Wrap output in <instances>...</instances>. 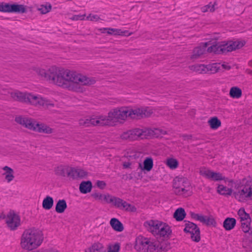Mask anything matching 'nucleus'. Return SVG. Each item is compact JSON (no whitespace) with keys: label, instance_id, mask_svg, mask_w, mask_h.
I'll return each instance as SVG.
<instances>
[{"label":"nucleus","instance_id":"nucleus-19","mask_svg":"<svg viewBox=\"0 0 252 252\" xmlns=\"http://www.w3.org/2000/svg\"><path fill=\"white\" fill-rule=\"evenodd\" d=\"M159 232L156 236L163 237H168L171 233V229L170 226L166 224L161 222L160 227L158 228Z\"/></svg>","mask_w":252,"mask_h":252},{"label":"nucleus","instance_id":"nucleus-50","mask_svg":"<svg viewBox=\"0 0 252 252\" xmlns=\"http://www.w3.org/2000/svg\"><path fill=\"white\" fill-rule=\"evenodd\" d=\"M88 175V173L84 170L78 168L77 179L83 178Z\"/></svg>","mask_w":252,"mask_h":252},{"label":"nucleus","instance_id":"nucleus-54","mask_svg":"<svg viewBox=\"0 0 252 252\" xmlns=\"http://www.w3.org/2000/svg\"><path fill=\"white\" fill-rule=\"evenodd\" d=\"M96 186L100 189H103L106 187V183L103 181H97Z\"/></svg>","mask_w":252,"mask_h":252},{"label":"nucleus","instance_id":"nucleus-58","mask_svg":"<svg viewBox=\"0 0 252 252\" xmlns=\"http://www.w3.org/2000/svg\"><path fill=\"white\" fill-rule=\"evenodd\" d=\"M246 72L249 74H252V71L250 70V69H247Z\"/></svg>","mask_w":252,"mask_h":252},{"label":"nucleus","instance_id":"nucleus-42","mask_svg":"<svg viewBox=\"0 0 252 252\" xmlns=\"http://www.w3.org/2000/svg\"><path fill=\"white\" fill-rule=\"evenodd\" d=\"M166 165L171 169H175L178 167V161L174 158H170L166 160Z\"/></svg>","mask_w":252,"mask_h":252},{"label":"nucleus","instance_id":"nucleus-23","mask_svg":"<svg viewBox=\"0 0 252 252\" xmlns=\"http://www.w3.org/2000/svg\"><path fill=\"white\" fill-rule=\"evenodd\" d=\"M92 189V184L90 181H83L79 186L80 191L84 194L91 192Z\"/></svg>","mask_w":252,"mask_h":252},{"label":"nucleus","instance_id":"nucleus-51","mask_svg":"<svg viewBox=\"0 0 252 252\" xmlns=\"http://www.w3.org/2000/svg\"><path fill=\"white\" fill-rule=\"evenodd\" d=\"M205 220L204 223L207 225H213L215 223V221L212 217L206 216Z\"/></svg>","mask_w":252,"mask_h":252},{"label":"nucleus","instance_id":"nucleus-11","mask_svg":"<svg viewBox=\"0 0 252 252\" xmlns=\"http://www.w3.org/2000/svg\"><path fill=\"white\" fill-rule=\"evenodd\" d=\"M199 174L205 178L214 181L224 180L225 183L227 181L229 183H233L232 180H229L227 178H225L221 173L214 172L205 167H201L199 169Z\"/></svg>","mask_w":252,"mask_h":252},{"label":"nucleus","instance_id":"nucleus-12","mask_svg":"<svg viewBox=\"0 0 252 252\" xmlns=\"http://www.w3.org/2000/svg\"><path fill=\"white\" fill-rule=\"evenodd\" d=\"M123 140H135L138 138H145L144 128H134L124 131L120 136Z\"/></svg>","mask_w":252,"mask_h":252},{"label":"nucleus","instance_id":"nucleus-5","mask_svg":"<svg viewBox=\"0 0 252 252\" xmlns=\"http://www.w3.org/2000/svg\"><path fill=\"white\" fill-rule=\"evenodd\" d=\"M245 44L244 41L239 40L218 42L210 46H208L207 51L208 53L217 54H226L242 48Z\"/></svg>","mask_w":252,"mask_h":252},{"label":"nucleus","instance_id":"nucleus-35","mask_svg":"<svg viewBox=\"0 0 252 252\" xmlns=\"http://www.w3.org/2000/svg\"><path fill=\"white\" fill-rule=\"evenodd\" d=\"M210 127L213 129H217L221 126V122L216 117L211 118L208 122Z\"/></svg>","mask_w":252,"mask_h":252},{"label":"nucleus","instance_id":"nucleus-48","mask_svg":"<svg viewBox=\"0 0 252 252\" xmlns=\"http://www.w3.org/2000/svg\"><path fill=\"white\" fill-rule=\"evenodd\" d=\"M192 217L193 219H194L196 220H198L203 223L206 221L205 220L206 216H204L201 214H194L193 215H192Z\"/></svg>","mask_w":252,"mask_h":252},{"label":"nucleus","instance_id":"nucleus-17","mask_svg":"<svg viewBox=\"0 0 252 252\" xmlns=\"http://www.w3.org/2000/svg\"><path fill=\"white\" fill-rule=\"evenodd\" d=\"M31 94V93L15 91L10 93V95L15 100L29 104Z\"/></svg>","mask_w":252,"mask_h":252},{"label":"nucleus","instance_id":"nucleus-52","mask_svg":"<svg viewBox=\"0 0 252 252\" xmlns=\"http://www.w3.org/2000/svg\"><path fill=\"white\" fill-rule=\"evenodd\" d=\"M120 246L118 244H116L110 247L108 252H119Z\"/></svg>","mask_w":252,"mask_h":252},{"label":"nucleus","instance_id":"nucleus-16","mask_svg":"<svg viewBox=\"0 0 252 252\" xmlns=\"http://www.w3.org/2000/svg\"><path fill=\"white\" fill-rule=\"evenodd\" d=\"M161 221L158 220H150L146 221L144 226L154 236H156L159 232L158 228L160 227Z\"/></svg>","mask_w":252,"mask_h":252},{"label":"nucleus","instance_id":"nucleus-53","mask_svg":"<svg viewBox=\"0 0 252 252\" xmlns=\"http://www.w3.org/2000/svg\"><path fill=\"white\" fill-rule=\"evenodd\" d=\"M86 15H75L73 16L71 19L74 21L83 20L85 19Z\"/></svg>","mask_w":252,"mask_h":252},{"label":"nucleus","instance_id":"nucleus-43","mask_svg":"<svg viewBox=\"0 0 252 252\" xmlns=\"http://www.w3.org/2000/svg\"><path fill=\"white\" fill-rule=\"evenodd\" d=\"M251 221V219H248L246 221H241V227L244 232L247 233L250 230Z\"/></svg>","mask_w":252,"mask_h":252},{"label":"nucleus","instance_id":"nucleus-15","mask_svg":"<svg viewBox=\"0 0 252 252\" xmlns=\"http://www.w3.org/2000/svg\"><path fill=\"white\" fill-rule=\"evenodd\" d=\"M79 124L80 126H103L101 115L92 117L86 119H81L79 120Z\"/></svg>","mask_w":252,"mask_h":252},{"label":"nucleus","instance_id":"nucleus-26","mask_svg":"<svg viewBox=\"0 0 252 252\" xmlns=\"http://www.w3.org/2000/svg\"><path fill=\"white\" fill-rule=\"evenodd\" d=\"M236 222L235 219L227 218L223 221V226L226 230H230L235 227Z\"/></svg>","mask_w":252,"mask_h":252},{"label":"nucleus","instance_id":"nucleus-41","mask_svg":"<svg viewBox=\"0 0 252 252\" xmlns=\"http://www.w3.org/2000/svg\"><path fill=\"white\" fill-rule=\"evenodd\" d=\"M68 177L72 180L77 179L78 167H69Z\"/></svg>","mask_w":252,"mask_h":252},{"label":"nucleus","instance_id":"nucleus-45","mask_svg":"<svg viewBox=\"0 0 252 252\" xmlns=\"http://www.w3.org/2000/svg\"><path fill=\"white\" fill-rule=\"evenodd\" d=\"M51 9V5L49 4L42 5L38 8V10L42 14H45L49 12Z\"/></svg>","mask_w":252,"mask_h":252},{"label":"nucleus","instance_id":"nucleus-7","mask_svg":"<svg viewBox=\"0 0 252 252\" xmlns=\"http://www.w3.org/2000/svg\"><path fill=\"white\" fill-rule=\"evenodd\" d=\"M15 120L25 127L36 132L51 134L54 131L53 129L50 126L42 123H38L32 119L19 116L16 117Z\"/></svg>","mask_w":252,"mask_h":252},{"label":"nucleus","instance_id":"nucleus-21","mask_svg":"<svg viewBox=\"0 0 252 252\" xmlns=\"http://www.w3.org/2000/svg\"><path fill=\"white\" fill-rule=\"evenodd\" d=\"M103 30H107V33L109 35L129 36L131 34L127 31H122L118 29L104 28Z\"/></svg>","mask_w":252,"mask_h":252},{"label":"nucleus","instance_id":"nucleus-10","mask_svg":"<svg viewBox=\"0 0 252 252\" xmlns=\"http://www.w3.org/2000/svg\"><path fill=\"white\" fill-rule=\"evenodd\" d=\"M29 104L34 107H42L45 109L53 107L55 105L52 100L40 94L33 93L31 94Z\"/></svg>","mask_w":252,"mask_h":252},{"label":"nucleus","instance_id":"nucleus-24","mask_svg":"<svg viewBox=\"0 0 252 252\" xmlns=\"http://www.w3.org/2000/svg\"><path fill=\"white\" fill-rule=\"evenodd\" d=\"M110 224L112 228L118 232H122L124 230L122 223L116 218H112L110 221Z\"/></svg>","mask_w":252,"mask_h":252},{"label":"nucleus","instance_id":"nucleus-9","mask_svg":"<svg viewBox=\"0 0 252 252\" xmlns=\"http://www.w3.org/2000/svg\"><path fill=\"white\" fill-rule=\"evenodd\" d=\"M173 186L174 191L177 195L187 197L191 194L190 184L186 178L176 177Z\"/></svg>","mask_w":252,"mask_h":252},{"label":"nucleus","instance_id":"nucleus-40","mask_svg":"<svg viewBox=\"0 0 252 252\" xmlns=\"http://www.w3.org/2000/svg\"><path fill=\"white\" fill-rule=\"evenodd\" d=\"M238 215L240 219L241 222L251 219L249 214L246 213L245 209L243 208L239 210Z\"/></svg>","mask_w":252,"mask_h":252},{"label":"nucleus","instance_id":"nucleus-27","mask_svg":"<svg viewBox=\"0 0 252 252\" xmlns=\"http://www.w3.org/2000/svg\"><path fill=\"white\" fill-rule=\"evenodd\" d=\"M218 192L223 195H233V191L232 189L228 188L223 185H219L217 189Z\"/></svg>","mask_w":252,"mask_h":252},{"label":"nucleus","instance_id":"nucleus-55","mask_svg":"<svg viewBox=\"0 0 252 252\" xmlns=\"http://www.w3.org/2000/svg\"><path fill=\"white\" fill-rule=\"evenodd\" d=\"M131 163L129 162H125L123 163V167L124 168H130Z\"/></svg>","mask_w":252,"mask_h":252},{"label":"nucleus","instance_id":"nucleus-47","mask_svg":"<svg viewBox=\"0 0 252 252\" xmlns=\"http://www.w3.org/2000/svg\"><path fill=\"white\" fill-rule=\"evenodd\" d=\"M123 209H125L127 211H129L131 212H134L136 211V208L133 205H132L126 201L124 203V207H123Z\"/></svg>","mask_w":252,"mask_h":252},{"label":"nucleus","instance_id":"nucleus-31","mask_svg":"<svg viewBox=\"0 0 252 252\" xmlns=\"http://www.w3.org/2000/svg\"><path fill=\"white\" fill-rule=\"evenodd\" d=\"M191 70L198 73H206V65L196 64L189 66Z\"/></svg>","mask_w":252,"mask_h":252},{"label":"nucleus","instance_id":"nucleus-34","mask_svg":"<svg viewBox=\"0 0 252 252\" xmlns=\"http://www.w3.org/2000/svg\"><path fill=\"white\" fill-rule=\"evenodd\" d=\"M69 167L59 166L55 170V174L62 177H67Z\"/></svg>","mask_w":252,"mask_h":252},{"label":"nucleus","instance_id":"nucleus-56","mask_svg":"<svg viewBox=\"0 0 252 252\" xmlns=\"http://www.w3.org/2000/svg\"><path fill=\"white\" fill-rule=\"evenodd\" d=\"M220 66H222L223 68L226 69H229L230 68L229 66H228L226 64H220Z\"/></svg>","mask_w":252,"mask_h":252},{"label":"nucleus","instance_id":"nucleus-46","mask_svg":"<svg viewBox=\"0 0 252 252\" xmlns=\"http://www.w3.org/2000/svg\"><path fill=\"white\" fill-rule=\"evenodd\" d=\"M11 4L6 3H0V11L11 13Z\"/></svg>","mask_w":252,"mask_h":252},{"label":"nucleus","instance_id":"nucleus-57","mask_svg":"<svg viewBox=\"0 0 252 252\" xmlns=\"http://www.w3.org/2000/svg\"><path fill=\"white\" fill-rule=\"evenodd\" d=\"M103 28L99 29V31L101 32V33H105V32H107V30H102Z\"/></svg>","mask_w":252,"mask_h":252},{"label":"nucleus","instance_id":"nucleus-28","mask_svg":"<svg viewBox=\"0 0 252 252\" xmlns=\"http://www.w3.org/2000/svg\"><path fill=\"white\" fill-rule=\"evenodd\" d=\"M220 68V63H213L206 65V73H215Z\"/></svg>","mask_w":252,"mask_h":252},{"label":"nucleus","instance_id":"nucleus-36","mask_svg":"<svg viewBox=\"0 0 252 252\" xmlns=\"http://www.w3.org/2000/svg\"><path fill=\"white\" fill-rule=\"evenodd\" d=\"M54 204V200L52 197L47 196L43 200L42 207L46 210L50 209Z\"/></svg>","mask_w":252,"mask_h":252},{"label":"nucleus","instance_id":"nucleus-44","mask_svg":"<svg viewBox=\"0 0 252 252\" xmlns=\"http://www.w3.org/2000/svg\"><path fill=\"white\" fill-rule=\"evenodd\" d=\"M215 3L214 4L212 2L209 3L208 4L202 6L201 8L202 12H206L207 11L214 12L215 10Z\"/></svg>","mask_w":252,"mask_h":252},{"label":"nucleus","instance_id":"nucleus-3","mask_svg":"<svg viewBox=\"0 0 252 252\" xmlns=\"http://www.w3.org/2000/svg\"><path fill=\"white\" fill-rule=\"evenodd\" d=\"M233 196L241 202L252 200V179L244 178L235 186Z\"/></svg>","mask_w":252,"mask_h":252},{"label":"nucleus","instance_id":"nucleus-13","mask_svg":"<svg viewBox=\"0 0 252 252\" xmlns=\"http://www.w3.org/2000/svg\"><path fill=\"white\" fill-rule=\"evenodd\" d=\"M5 222L8 228L11 230H15L21 224L20 216L14 211H10L5 217Z\"/></svg>","mask_w":252,"mask_h":252},{"label":"nucleus","instance_id":"nucleus-22","mask_svg":"<svg viewBox=\"0 0 252 252\" xmlns=\"http://www.w3.org/2000/svg\"><path fill=\"white\" fill-rule=\"evenodd\" d=\"M210 45V43L206 42L203 43L202 46L195 48L193 51L192 58H197L204 54L207 51V47Z\"/></svg>","mask_w":252,"mask_h":252},{"label":"nucleus","instance_id":"nucleus-32","mask_svg":"<svg viewBox=\"0 0 252 252\" xmlns=\"http://www.w3.org/2000/svg\"><path fill=\"white\" fill-rule=\"evenodd\" d=\"M11 13H24L26 12L25 6L23 4H11Z\"/></svg>","mask_w":252,"mask_h":252},{"label":"nucleus","instance_id":"nucleus-39","mask_svg":"<svg viewBox=\"0 0 252 252\" xmlns=\"http://www.w3.org/2000/svg\"><path fill=\"white\" fill-rule=\"evenodd\" d=\"M105 252L104 248L100 243H95L86 252Z\"/></svg>","mask_w":252,"mask_h":252},{"label":"nucleus","instance_id":"nucleus-29","mask_svg":"<svg viewBox=\"0 0 252 252\" xmlns=\"http://www.w3.org/2000/svg\"><path fill=\"white\" fill-rule=\"evenodd\" d=\"M67 208L66 201L64 199L59 200L56 204L55 210L58 213H63Z\"/></svg>","mask_w":252,"mask_h":252},{"label":"nucleus","instance_id":"nucleus-33","mask_svg":"<svg viewBox=\"0 0 252 252\" xmlns=\"http://www.w3.org/2000/svg\"><path fill=\"white\" fill-rule=\"evenodd\" d=\"M153 159L151 157L146 158L143 162V170L150 171L153 167Z\"/></svg>","mask_w":252,"mask_h":252},{"label":"nucleus","instance_id":"nucleus-14","mask_svg":"<svg viewBox=\"0 0 252 252\" xmlns=\"http://www.w3.org/2000/svg\"><path fill=\"white\" fill-rule=\"evenodd\" d=\"M185 225L184 231L190 234L192 241L199 242L200 240V230L196 224L189 221L186 222Z\"/></svg>","mask_w":252,"mask_h":252},{"label":"nucleus","instance_id":"nucleus-4","mask_svg":"<svg viewBox=\"0 0 252 252\" xmlns=\"http://www.w3.org/2000/svg\"><path fill=\"white\" fill-rule=\"evenodd\" d=\"M134 247L140 252H165L167 251L165 244L143 237L136 239Z\"/></svg>","mask_w":252,"mask_h":252},{"label":"nucleus","instance_id":"nucleus-59","mask_svg":"<svg viewBox=\"0 0 252 252\" xmlns=\"http://www.w3.org/2000/svg\"><path fill=\"white\" fill-rule=\"evenodd\" d=\"M249 65L252 67V60L249 62Z\"/></svg>","mask_w":252,"mask_h":252},{"label":"nucleus","instance_id":"nucleus-6","mask_svg":"<svg viewBox=\"0 0 252 252\" xmlns=\"http://www.w3.org/2000/svg\"><path fill=\"white\" fill-rule=\"evenodd\" d=\"M127 107L116 108L110 111L107 116L101 115L103 126H113L120 121H125L127 118Z\"/></svg>","mask_w":252,"mask_h":252},{"label":"nucleus","instance_id":"nucleus-49","mask_svg":"<svg viewBox=\"0 0 252 252\" xmlns=\"http://www.w3.org/2000/svg\"><path fill=\"white\" fill-rule=\"evenodd\" d=\"M100 19L99 16L96 14H90L87 17L86 20L93 21V22H96L98 21Z\"/></svg>","mask_w":252,"mask_h":252},{"label":"nucleus","instance_id":"nucleus-18","mask_svg":"<svg viewBox=\"0 0 252 252\" xmlns=\"http://www.w3.org/2000/svg\"><path fill=\"white\" fill-rule=\"evenodd\" d=\"M145 138L150 137H161L166 134V131L160 128H145Z\"/></svg>","mask_w":252,"mask_h":252},{"label":"nucleus","instance_id":"nucleus-8","mask_svg":"<svg viewBox=\"0 0 252 252\" xmlns=\"http://www.w3.org/2000/svg\"><path fill=\"white\" fill-rule=\"evenodd\" d=\"M127 117L132 119H140L146 117L151 116L153 114L156 115L157 112L159 115H164L165 113L163 112L162 110L154 109L150 107H136L134 108H130L127 107Z\"/></svg>","mask_w":252,"mask_h":252},{"label":"nucleus","instance_id":"nucleus-30","mask_svg":"<svg viewBox=\"0 0 252 252\" xmlns=\"http://www.w3.org/2000/svg\"><path fill=\"white\" fill-rule=\"evenodd\" d=\"M109 201V203H112L115 206L120 208H123V207H124V203L126 202L120 198L112 196L111 195Z\"/></svg>","mask_w":252,"mask_h":252},{"label":"nucleus","instance_id":"nucleus-25","mask_svg":"<svg viewBox=\"0 0 252 252\" xmlns=\"http://www.w3.org/2000/svg\"><path fill=\"white\" fill-rule=\"evenodd\" d=\"M92 195L95 199L98 200L103 203H109L111 195L109 194H103L99 193H94Z\"/></svg>","mask_w":252,"mask_h":252},{"label":"nucleus","instance_id":"nucleus-38","mask_svg":"<svg viewBox=\"0 0 252 252\" xmlns=\"http://www.w3.org/2000/svg\"><path fill=\"white\" fill-rule=\"evenodd\" d=\"M229 94L232 98H238L242 95V91L237 87H233L230 90Z\"/></svg>","mask_w":252,"mask_h":252},{"label":"nucleus","instance_id":"nucleus-1","mask_svg":"<svg viewBox=\"0 0 252 252\" xmlns=\"http://www.w3.org/2000/svg\"><path fill=\"white\" fill-rule=\"evenodd\" d=\"M34 70L42 79L63 89L76 92L82 91L80 85L90 86L96 82L93 77L55 66H51L47 70L36 67Z\"/></svg>","mask_w":252,"mask_h":252},{"label":"nucleus","instance_id":"nucleus-2","mask_svg":"<svg viewBox=\"0 0 252 252\" xmlns=\"http://www.w3.org/2000/svg\"><path fill=\"white\" fill-rule=\"evenodd\" d=\"M43 239V234L39 229L35 227L27 229L21 237L20 246L23 250L31 251L40 247Z\"/></svg>","mask_w":252,"mask_h":252},{"label":"nucleus","instance_id":"nucleus-20","mask_svg":"<svg viewBox=\"0 0 252 252\" xmlns=\"http://www.w3.org/2000/svg\"><path fill=\"white\" fill-rule=\"evenodd\" d=\"M3 173L2 175L4 177V179L8 183H9L14 179V170L11 168L5 166L2 168Z\"/></svg>","mask_w":252,"mask_h":252},{"label":"nucleus","instance_id":"nucleus-37","mask_svg":"<svg viewBox=\"0 0 252 252\" xmlns=\"http://www.w3.org/2000/svg\"><path fill=\"white\" fill-rule=\"evenodd\" d=\"M173 216L177 220H182L186 216L184 209L182 208L177 209L174 212Z\"/></svg>","mask_w":252,"mask_h":252}]
</instances>
